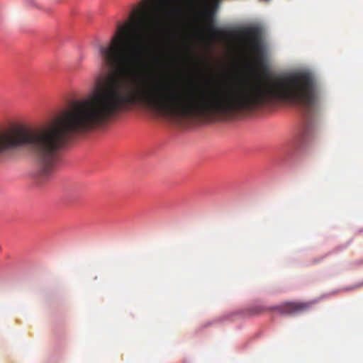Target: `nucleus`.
Listing matches in <instances>:
<instances>
[{
  "instance_id": "obj_1",
  "label": "nucleus",
  "mask_w": 363,
  "mask_h": 363,
  "mask_svg": "<svg viewBox=\"0 0 363 363\" xmlns=\"http://www.w3.org/2000/svg\"><path fill=\"white\" fill-rule=\"evenodd\" d=\"M189 0H154L162 5V16L152 21L144 0L110 41L99 47L102 66L86 99L68 104L49 123L35 128L0 130V159L26 147L38 164L37 179L50 180L59 163V152L76 135L101 125L131 106H140L157 114L179 120L227 117L261 107V83L223 82L179 84L164 78L135 75L139 68L173 59L176 46L152 50L150 33L182 13Z\"/></svg>"
},
{
  "instance_id": "obj_2",
  "label": "nucleus",
  "mask_w": 363,
  "mask_h": 363,
  "mask_svg": "<svg viewBox=\"0 0 363 363\" xmlns=\"http://www.w3.org/2000/svg\"><path fill=\"white\" fill-rule=\"evenodd\" d=\"M245 39V48L252 62L256 67H263L266 60V49L258 29L246 28L242 32Z\"/></svg>"
},
{
  "instance_id": "obj_3",
  "label": "nucleus",
  "mask_w": 363,
  "mask_h": 363,
  "mask_svg": "<svg viewBox=\"0 0 363 363\" xmlns=\"http://www.w3.org/2000/svg\"><path fill=\"white\" fill-rule=\"evenodd\" d=\"M312 302H301V301H294L286 302L281 306H277L270 308H261L258 307L256 308L257 313H260L264 311H277L279 313L285 315H294L301 313H303L308 311L311 305Z\"/></svg>"
},
{
  "instance_id": "obj_4",
  "label": "nucleus",
  "mask_w": 363,
  "mask_h": 363,
  "mask_svg": "<svg viewBox=\"0 0 363 363\" xmlns=\"http://www.w3.org/2000/svg\"><path fill=\"white\" fill-rule=\"evenodd\" d=\"M198 16L203 24L205 30L211 36L217 38H227L229 37V34L227 31L220 30L216 26L213 11L206 9L199 12Z\"/></svg>"
}]
</instances>
